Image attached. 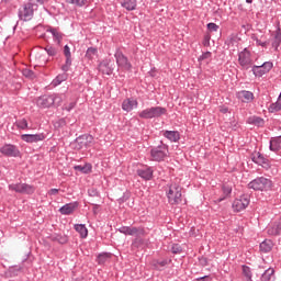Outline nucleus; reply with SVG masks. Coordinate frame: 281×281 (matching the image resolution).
<instances>
[{"mask_svg": "<svg viewBox=\"0 0 281 281\" xmlns=\"http://www.w3.org/2000/svg\"><path fill=\"white\" fill-rule=\"evenodd\" d=\"M271 188H273V181L266 177H257L248 183V189L255 192H269Z\"/></svg>", "mask_w": 281, "mask_h": 281, "instance_id": "f257e3e1", "label": "nucleus"}, {"mask_svg": "<svg viewBox=\"0 0 281 281\" xmlns=\"http://www.w3.org/2000/svg\"><path fill=\"white\" fill-rule=\"evenodd\" d=\"M150 158L151 161H166V158H168V155H170V150L167 144L162 143L160 140L158 146H154L150 148Z\"/></svg>", "mask_w": 281, "mask_h": 281, "instance_id": "f03ea898", "label": "nucleus"}, {"mask_svg": "<svg viewBox=\"0 0 281 281\" xmlns=\"http://www.w3.org/2000/svg\"><path fill=\"white\" fill-rule=\"evenodd\" d=\"M168 110L161 106H151L143 110L138 113V116L142 120H153L155 117H161V115H166Z\"/></svg>", "mask_w": 281, "mask_h": 281, "instance_id": "7ed1b4c3", "label": "nucleus"}, {"mask_svg": "<svg viewBox=\"0 0 281 281\" xmlns=\"http://www.w3.org/2000/svg\"><path fill=\"white\" fill-rule=\"evenodd\" d=\"M91 144H93V136L91 134H82L74 140L72 146H75V150H82V148H91Z\"/></svg>", "mask_w": 281, "mask_h": 281, "instance_id": "20e7f679", "label": "nucleus"}, {"mask_svg": "<svg viewBox=\"0 0 281 281\" xmlns=\"http://www.w3.org/2000/svg\"><path fill=\"white\" fill-rule=\"evenodd\" d=\"M114 57L116 60V65L117 67H120V69H122L123 71H133V64H131L128 57H126V55H124V53H122L120 48L116 49Z\"/></svg>", "mask_w": 281, "mask_h": 281, "instance_id": "39448f33", "label": "nucleus"}, {"mask_svg": "<svg viewBox=\"0 0 281 281\" xmlns=\"http://www.w3.org/2000/svg\"><path fill=\"white\" fill-rule=\"evenodd\" d=\"M34 12H36V10L29 2H25L19 9L18 16L20 21H32V19H34Z\"/></svg>", "mask_w": 281, "mask_h": 281, "instance_id": "423d86ee", "label": "nucleus"}, {"mask_svg": "<svg viewBox=\"0 0 281 281\" xmlns=\"http://www.w3.org/2000/svg\"><path fill=\"white\" fill-rule=\"evenodd\" d=\"M9 190L16 192L18 194H34L36 188L27 183H12L9 184Z\"/></svg>", "mask_w": 281, "mask_h": 281, "instance_id": "0eeeda50", "label": "nucleus"}, {"mask_svg": "<svg viewBox=\"0 0 281 281\" xmlns=\"http://www.w3.org/2000/svg\"><path fill=\"white\" fill-rule=\"evenodd\" d=\"M0 153L3 155V157H21V149H19V146L14 144H4L2 147H0Z\"/></svg>", "mask_w": 281, "mask_h": 281, "instance_id": "6e6552de", "label": "nucleus"}, {"mask_svg": "<svg viewBox=\"0 0 281 281\" xmlns=\"http://www.w3.org/2000/svg\"><path fill=\"white\" fill-rule=\"evenodd\" d=\"M251 161L257 164V166H261V168H265L266 170L271 168V160H269V158L260 151H255L251 154Z\"/></svg>", "mask_w": 281, "mask_h": 281, "instance_id": "1a4fd4ad", "label": "nucleus"}, {"mask_svg": "<svg viewBox=\"0 0 281 281\" xmlns=\"http://www.w3.org/2000/svg\"><path fill=\"white\" fill-rule=\"evenodd\" d=\"M175 195H172V188L167 191L168 203L170 205H179L181 203V186L173 183Z\"/></svg>", "mask_w": 281, "mask_h": 281, "instance_id": "9d476101", "label": "nucleus"}, {"mask_svg": "<svg viewBox=\"0 0 281 281\" xmlns=\"http://www.w3.org/2000/svg\"><path fill=\"white\" fill-rule=\"evenodd\" d=\"M117 232L124 234V236H144V234H146V229L142 226H121Z\"/></svg>", "mask_w": 281, "mask_h": 281, "instance_id": "9b49d317", "label": "nucleus"}, {"mask_svg": "<svg viewBox=\"0 0 281 281\" xmlns=\"http://www.w3.org/2000/svg\"><path fill=\"white\" fill-rule=\"evenodd\" d=\"M273 69V63L265 61L261 66H252V74L256 78H262L265 74H269Z\"/></svg>", "mask_w": 281, "mask_h": 281, "instance_id": "f8f14e48", "label": "nucleus"}, {"mask_svg": "<svg viewBox=\"0 0 281 281\" xmlns=\"http://www.w3.org/2000/svg\"><path fill=\"white\" fill-rule=\"evenodd\" d=\"M249 195L243 194L238 199H235L233 202L234 212H243V210H247L249 207Z\"/></svg>", "mask_w": 281, "mask_h": 281, "instance_id": "ddd939ff", "label": "nucleus"}, {"mask_svg": "<svg viewBox=\"0 0 281 281\" xmlns=\"http://www.w3.org/2000/svg\"><path fill=\"white\" fill-rule=\"evenodd\" d=\"M238 63L243 69H249L251 67L252 60H251V53L249 49L244 48L239 54H238Z\"/></svg>", "mask_w": 281, "mask_h": 281, "instance_id": "4468645a", "label": "nucleus"}, {"mask_svg": "<svg viewBox=\"0 0 281 281\" xmlns=\"http://www.w3.org/2000/svg\"><path fill=\"white\" fill-rule=\"evenodd\" d=\"M21 273H23V266L21 265H15V266H10L4 273L2 274V277H4L5 279L9 278H19V276H21Z\"/></svg>", "mask_w": 281, "mask_h": 281, "instance_id": "2eb2a0df", "label": "nucleus"}, {"mask_svg": "<svg viewBox=\"0 0 281 281\" xmlns=\"http://www.w3.org/2000/svg\"><path fill=\"white\" fill-rule=\"evenodd\" d=\"M21 139L22 142H26V144H36L38 142H44L45 134H22Z\"/></svg>", "mask_w": 281, "mask_h": 281, "instance_id": "dca6fc26", "label": "nucleus"}, {"mask_svg": "<svg viewBox=\"0 0 281 281\" xmlns=\"http://www.w3.org/2000/svg\"><path fill=\"white\" fill-rule=\"evenodd\" d=\"M37 106H40V109H49L50 106H54L52 94H44L40 97L37 99Z\"/></svg>", "mask_w": 281, "mask_h": 281, "instance_id": "f3484780", "label": "nucleus"}, {"mask_svg": "<svg viewBox=\"0 0 281 281\" xmlns=\"http://www.w3.org/2000/svg\"><path fill=\"white\" fill-rule=\"evenodd\" d=\"M64 56L66 58L65 64L61 66V71H69V69H71V48H69V45H65L64 46Z\"/></svg>", "mask_w": 281, "mask_h": 281, "instance_id": "a211bd4d", "label": "nucleus"}, {"mask_svg": "<svg viewBox=\"0 0 281 281\" xmlns=\"http://www.w3.org/2000/svg\"><path fill=\"white\" fill-rule=\"evenodd\" d=\"M268 236H281V216L267 228Z\"/></svg>", "mask_w": 281, "mask_h": 281, "instance_id": "6ab92c4d", "label": "nucleus"}, {"mask_svg": "<svg viewBox=\"0 0 281 281\" xmlns=\"http://www.w3.org/2000/svg\"><path fill=\"white\" fill-rule=\"evenodd\" d=\"M78 202L67 203L59 209V213L64 216H69L70 214H74L75 210H78Z\"/></svg>", "mask_w": 281, "mask_h": 281, "instance_id": "aec40b11", "label": "nucleus"}, {"mask_svg": "<svg viewBox=\"0 0 281 281\" xmlns=\"http://www.w3.org/2000/svg\"><path fill=\"white\" fill-rule=\"evenodd\" d=\"M236 98L240 100V102H244L246 104H249V102H254V92L241 90L236 93Z\"/></svg>", "mask_w": 281, "mask_h": 281, "instance_id": "412c9836", "label": "nucleus"}, {"mask_svg": "<svg viewBox=\"0 0 281 281\" xmlns=\"http://www.w3.org/2000/svg\"><path fill=\"white\" fill-rule=\"evenodd\" d=\"M273 38H272V47L274 49V52H279L280 45H281V27H280V23H278L277 25V30L273 32L272 34Z\"/></svg>", "mask_w": 281, "mask_h": 281, "instance_id": "4be33fe9", "label": "nucleus"}, {"mask_svg": "<svg viewBox=\"0 0 281 281\" xmlns=\"http://www.w3.org/2000/svg\"><path fill=\"white\" fill-rule=\"evenodd\" d=\"M153 167H143L136 170V175L145 181H150V179H153Z\"/></svg>", "mask_w": 281, "mask_h": 281, "instance_id": "5701e85b", "label": "nucleus"}, {"mask_svg": "<svg viewBox=\"0 0 281 281\" xmlns=\"http://www.w3.org/2000/svg\"><path fill=\"white\" fill-rule=\"evenodd\" d=\"M98 70L105 76H111V74H113L111 61H109V59L102 60L98 66Z\"/></svg>", "mask_w": 281, "mask_h": 281, "instance_id": "b1692460", "label": "nucleus"}, {"mask_svg": "<svg viewBox=\"0 0 281 281\" xmlns=\"http://www.w3.org/2000/svg\"><path fill=\"white\" fill-rule=\"evenodd\" d=\"M46 32H48L49 34H52L53 36V41L57 44L60 45V43H63V33H60L58 31V29L53 27V26H48L46 29Z\"/></svg>", "mask_w": 281, "mask_h": 281, "instance_id": "393cba45", "label": "nucleus"}, {"mask_svg": "<svg viewBox=\"0 0 281 281\" xmlns=\"http://www.w3.org/2000/svg\"><path fill=\"white\" fill-rule=\"evenodd\" d=\"M138 102L134 99H125L122 103L123 111H126V113H131L134 109H137Z\"/></svg>", "mask_w": 281, "mask_h": 281, "instance_id": "a878e982", "label": "nucleus"}, {"mask_svg": "<svg viewBox=\"0 0 281 281\" xmlns=\"http://www.w3.org/2000/svg\"><path fill=\"white\" fill-rule=\"evenodd\" d=\"M74 170H76V172H80L81 175H91L93 166L89 162H86L85 165H76Z\"/></svg>", "mask_w": 281, "mask_h": 281, "instance_id": "bb28decb", "label": "nucleus"}, {"mask_svg": "<svg viewBox=\"0 0 281 281\" xmlns=\"http://www.w3.org/2000/svg\"><path fill=\"white\" fill-rule=\"evenodd\" d=\"M170 262H172V260L170 259H154L151 261V265L154 267V269H156V271H162L164 267H167V265H170Z\"/></svg>", "mask_w": 281, "mask_h": 281, "instance_id": "cd10ccee", "label": "nucleus"}, {"mask_svg": "<svg viewBox=\"0 0 281 281\" xmlns=\"http://www.w3.org/2000/svg\"><path fill=\"white\" fill-rule=\"evenodd\" d=\"M276 280V269L268 268L260 277V281H273Z\"/></svg>", "mask_w": 281, "mask_h": 281, "instance_id": "c85d7f7f", "label": "nucleus"}, {"mask_svg": "<svg viewBox=\"0 0 281 281\" xmlns=\"http://www.w3.org/2000/svg\"><path fill=\"white\" fill-rule=\"evenodd\" d=\"M164 137L169 139V142H179L181 139V134H179L178 131H165L164 132Z\"/></svg>", "mask_w": 281, "mask_h": 281, "instance_id": "c756f323", "label": "nucleus"}, {"mask_svg": "<svg viewBox=\"0 0 281 281\" xmlns=\"http://www.w3.org/2000/svg\"><path fill=\"white\" fill-rule=\"evenodd\" d=\"M269 148L272 153H278V150H281V136L271 138Z\"/></svg>", "mask_w": 281, "mask_h": 281, "instance_id": "7c9ffc66", "label": "nucleus"}, {"mask_svg": "<svg viewBox=\"0 0 281 281\" xmlns=\"http://www.w3.org/2000/svg\"><path fill=\"white\" fill-rule=\"evenodd\" d=\"M259 249H260L261 254H269V251H271V249H273V241L270 239H265L259 245Z\"/></svg>", "mask_w": 281, "mask_h": 281, "instance_id": "2f4dec72", "label": "nucleus"}, {"mask_svg": "<svg viewBox=\"0 0 281 281\" xmlns=\"http://www.w3.org/2000/svg\"><path fill=\"white\" fill-rule=\"evenodd\" d=\"M53 243H59V245H67L69 243V236L63 234H55L50 237Z\"/></svg>", "mask_w": 281, "mask_h": 281, "instance_id": "473e14b6", "label": "nucleus"}, {"mask_svg": "<svg viewBox=\"0 0 281 281\" xmlns=\"http://www.w3.org/2000/svg\"><path fill=\"white\" fill-rule=\"evenodd\" d=\"M222 192H223L224 196L217 199V200L215 201V203H222V201H225V199L232 196V186H229V184H223V187H222Z\"/></svg>", "mask_w": 281, "mask_h": 281, "instance_id": "72a5a7b5", "label": "nucleus"}, {"mask_svg": "<svg viewBox=\"0 0 281 281\" xmlns=\"http://www.w3.org/2000/svg\"><path fill=\"white\" fill-rule=\"evenodd\" d=\"M121 5L128 12H133L137 8V0H123Z\"/></svg>", "mask_w": 281, "mask_h": 281, "instance_id": "f704fd0d", "label": "nucleus"}, {"mask_svg": "<svg viewBox=\"0 0 281 281\" xmlns=\"http://www.w3.org/2000/svg\"><path fill=\"white\" fill-rule=\"evenodd\" d=\"M74 229L78 232L81 238H87L89 236V229L85 224H75Z\"/></svg>", "mask_w": 281, "mask_h": 281, "instance_id": "c9c22d12", "label": "nucleus"}, {"mask_svg": "<svg viewBox=\"0 0 281 281\" xmlns=\"http://www.w3.org/2000/svg\"><path fill=\"white\" fill-rule=\"evenodd\" d=\"M241 273L244 278H246V281H254V273L251 272V268L247 265L241 266Z\"/></svg>", "mask_w": 281, "mask_h": 281, "instance_id": "e433bc0d", "label": "nucleus"}, {"mask_svg": "<svg viewBox=\"0 0 281 281\" xmlns=\"http://www.w3.org/2000/svg\"><path fill=\"white\" fill-rule=\"evenodd\" d=\"M113 255L111 252H101L97 256V262L98 265H104L106 260H111V257Z\"/></svg>", "mask_w": 281, "mask_h": 281, "instance_id": "4c0bfd02", "label": "nucleus"}, {"mask_svg": "<svg viewBox=\"0 0 281 281\" xmlns=\"http://www.w3.org/2000/svg\"><path fill=\"white\" fill-rule=\"evenodd\" d=\"M248 124H252L254 126H265V119L260 116H250L248 119Z\"/></svg>", "mask_w": 281, "mask_h": 281, "instance_id": "58836bf2", "label": "nucleus"}, {"mask_svg": "<svg viewBox=\"0 0 281 281\" xmlns=\"http://www.w3.org/2000/svg\"><path fill=\"white\" fill-rule=\"evenodd\" d=\"M27 2L36 11V10H38V8H41V5H45V3H48L49 0H29Z\"/></svg>", "mask_w": 281, "mask_h": 281, "instance_id": "ea45409f", "label": "nucleus"}, {"mask_svg": "<svg viewBox=\"0 0 281 281\" xmlns=\"http://www.w3.org/2000/svg\"><path fill=\"white\" fill-rule=\"evenodd\" d=\"M22 75L24 76V78H27L29 80H34L36 78V72H34L30 68L22 69Z\"/></svg>", "mask_w": 281, "mask_h": 281, "instance_id": "a19ab883", "label": "nucleus"}, {"mask_svg": "<svg viewBox=\"0 0 281 281\" xmlns=\"http://www.w3.org/2000/svg\"><path fill=\"white\" fill-rule=\"evenodd\" d=\"M15 126L18 128H20V131H27L29 127V124H27V120L25 119H20L15 122Z\"/></svg>", "mask_w": 281, "mask_h": 281, "instance_id": "79ce46f5", "label": "nucleus"}, {"mask_svg": "<svg viewBox=\"0 0 281 281\" xmlns=\"http://www.w3.org/2000/svg\"><path fill=\"white\" fill-rule=\"evenodd\" d=\"M93 56H98V48L89 47L86 52V58H88V60H93Z\"/></svg>", "mask_w": 281, "mask_h": 281, "instance_id": "37998d69", "label": "nucleus"}, {"mask_svg": "<svg viewBox=\"0 0 281 281\" xmlns=\"http://www.w3.org/2000/svg\"><path fill=\"white\" fill-rule=\"evenodd\" d=\"M53 98V106H60L63 104V95L61 94H52Z\"/></svg>", "mask_w": 281, "mask_h": 281, "instance_id": "c03bdc74", "label": "nucleus"}, {"mask_svg": "<svg viewBox=\"0 0 281 281\" xmlns=\"http://www.w3.org/2000/svg\"><path fill=\"white\" fill-rule=\"evenodd\" d=\"M45 52L48 54V56H56L58 54V48L54 46H46Z\"/></svg>", "mask_w": 281, "mask_h": 281, "instance_id": "a18cd8bd", "label": "nucleus"}, {"mask_svg": "<svg viewBox=\"0 0 281 281\" xmlns=\"http://www.w3.org/2000/svg\"><path fill=\"white\" fill-rule=\"evenodd\" d=\"M183 252V248L179 245V244H172L171 246V254H182Z\"/></svg>", "mask_w": 281, "mask_h": 281, "instance_id": "49530a36", "label": "nucleus"}, {"mask_svg": "<svg viewBox=\"0 0 281 281\" xmlns=\"http://www.w3.org/2000/svg\"><path fill=\"white\" fill-rule=\"evenodd\" d=\"M206 27H207L209 32H218V30H221V26H218L214 22H210L209 24H206Z\"/></svg>", "mask_w": 281, "mask_h": 281, "instance_id": "de8ad7c7", "label": "nucleus"}, {"mask_svg": "<svg viewBox=\"0 0 281 281\" xmlns=\"http://www.w3.org/2000/svg\"><path fill=\"white\" fill-rule=\"evenodd\" d=\"M68 3L72 5H77L78 8H82L87 3V0H66Z\"/></svg>", "mask_w": 281, "mask_h": 281, "instance_id": "09e8293b", "label": "nucleus"}, {"mask_svg": "<svg viewBox=\"0 0 281 281\" xmlns=\"http://www.w3.org/2000/svg\"><path fill=\"white\" fill-rule=\"evenodd\" d=\"M65 81V77L64 76H57L54 80H53V85L54 87H58V85H60L61 82Z\"/></svg>", "mask_w": 281, "mask_h": 281, "instance_id": "8fccbe9b", "label": "nucleus"}, {"mask_svg": "<svg viewBox=\"0 0 281 281\" xmlns=\"http://www.w3.org/2000/svg\"><path fill=\"white\" fill-rule=\"evenodd\" d=\"M64 126H67V121L65 119H59L56 123H55V127L56 128H63Z\"/></svg>", "mask_w": 281, "mask_h": 281, "instance_id": "3c124183", "label": "nucleus"}, {"mask_svg": "<svg viewBox=\"0 0 281 281\" xmlns=\"http://www.w3.org/2000/svg\"><path fill=\"white\" fill-rule=\"evenodd\" d=\"M88 194L89 196H100V191L95 188H90L88 189Z\"/></svg>", "mask_w": 281, "mask_h": 281, "instance_id": "603ef678", "label": "nucleus"}, {"mask_svg": "<svg viewBox=\"0 0 281 281\" xmlns=\"http://www.w3.org/2000/svg\"><path fill=\"white\" fill-rule=\"evenodd\" d=\"M207 58H212V53L211 52H205L203 53L198 60L202 61V60H207Z\"/></svg>", "mask_w": 281, "mask_h": 281, "instance_id": "864d4df0", "label": "nucleus"}, {"mask_svg": "<svg viewBox=\"0 0 281 281\" xmlns=\"http://www.w3.org/2000/svg\"><path fill=\"white\" fill-rule=\"evenodd\" d=\"M199 262H200L201 267H207L210 265L207 258L204 256L199 257Z\"/></svg>", "mask_w": 281, "mask_h": 281, "instance_id": "5fc2aeb1", "label": "nucleus"}, {"mask_svg": "<svg viewBox=\"0 0 281 281\" xmlns=\"http://www.w3.org/2000/svg\"><path fill=\"white\" fill-rule=\"evenodd\" d=\"M252 41H255L259 47H267V45H269V42H261L258 37H254Z\"/></svg>", "mask_w": 281, "mask_h": 281, "instance_id": "6e6d98bb", "label": "nucleus"}, {"mask_svg": "<svg viewBox=\"0 0 281 281\" xmlns=\"http://www.w3.org/2000/svg\"><path fill=\"white\" fill-rule=\"evenodd\" d=\"M128 199H131V195H128V193H124L123 196L117 200V202L120 205H122V203H126Z\"/></svg>", "mask_w": 281, "mask_h": 281, "instance_id": "4d7b16f0", "label": "nucleus"}, {"mask_svg": "<svg viewBox=\"0 0 281 281\" xmlns=\"http://www.w3.org/2000/svg\"><path fill=\"white\" fill-rule=\"evenodd\" d=\"M72 109H76V102H70L68 105H64V111H72Z\"/></svg>", "mask_w": 281, "mask_h": 281, "instance_id": "13d9d810", "label": "nucleus"}, {"mask_svg": "<svg viewBox=\"0 0 281 281\" xmlns=\"http://www.w3.org/2000/svg\"><path fill=\"white\" fill-rule=\"evenodd\" d=\"M212 37L210 36V35H205L204 36V40H203V42H202V44L204 45V47H210V40H211Z\"/></svg>", "mask_w": 281, "mask_h": 281, "instance_id": "bf43d9fd", "label": "nucleus"}, {"mask_svg": "<svg viewBox=\"0 0 281 281\" xmlns=\"http://www.w3.org/2000/svg\"><path fill=\"white\" fill-rule=\"evenodd\" d=\"M234 43H236V37L234 35H231L227 41L226 44L227 45H234Z\"/></svg>", "mask_w": 281, "mask_h": 281, "instance_id": "052dcab7", "label": "nucleus"}, {"mask_svg": "<svg viewBox=\"0 0 281 281\" xmlns=\"http://www.w3.org/2000/svg\"><path fill=\"white\" fill-rule=\"evenodd\" d=\"M58 192H59L58 189H50V190L48 191V194H49L50 196H56V194H58Z\"/></svg>", "mask_w": 281, "mask_h": 281, "instance_id": "680f3d73", "label": "nucleus"}, {"mask_svg": "<svg viewBox=\"0 0 281 281\" xmlns=\"http://www.w3.org/2000/svg\"><path fill=\"white\" fill-rule=\"evenodd\" d=\"M92 205H93L92 212H93L94 216H97L98 210H100V204H92Z\"/></svg>", "mask_w": 281, "mask_h": 281, "instance_id": "e2e57ef3", "label": "nucleus"}, {"mask_svg": "<svg viewBox=\"0 0 281 281\" xmlns=\"http://www.w3.org/2000/svg\"><path fill=\"white\" fill-rule=\"evenodd\" d=\"M139 243H142V239L135 238L132 243L133 247H139Z\"/></svg>", "mask_w": 281, "mask_h": 281, "instance_id": "0e129e2a", "label": "nucleus"}, {"mask_svg": "<svg viewBox=\"0 0 281 281\" xmlns=\"http://www.w3.org/2000/svg\"><path fill=\"white\" fill-rule=\"evenodd\" d=\"M148 74H149V76H150L151 78H155V76H157V69H156V68H151Z\"/></svg>", "mask_w": 281, "mask_h": 281, "instance_id": "69168bd1", "label": "nucleus"}, {"mask_svg": "<svg viewBox=\"0 0 281 281\" xmlns=\"http://www.w3.org/2000/svg\"><path fill=\"white\" fill-rule=\"evenodd\" d=\"M207 278H210V276L200 277L196 279V281H205Z\"/></svg>", "mask_w": 281, "mask_h": 281, "instance_id": "338daca9", "label": "nucleus"}, {"mask_svg": "<svg viewBox=\"0 0 281 281\" xmlns=\"http://www.w3.org/2000/svg\"><path fill=\"white\" fill-rule=\"evenodd\" d=\"M221 113H229V108H223V109L221 110Z\"/></svg>", "mask_w": 281, "mask_h": 281, "instance_id": "774afa93", "label": "nucleus"}]
</instances>
